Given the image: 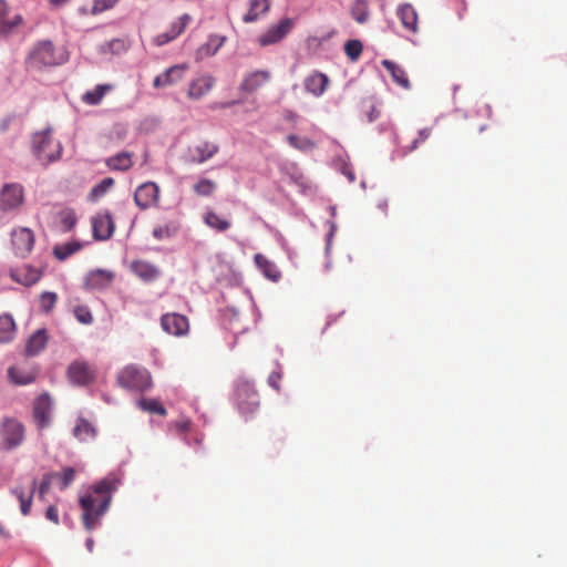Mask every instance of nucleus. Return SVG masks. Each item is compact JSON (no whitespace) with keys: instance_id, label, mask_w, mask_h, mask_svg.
<instances>
[{"instance_id":"3c124183","label":"nucleus","mask_w":567,"mask_h":567,"mask_svg":"<svg viewBox=\"0 0 567 567\" xmlns=\"http://www.w3.org/2000/svg\"><path fill=\"white\" fill-rule=\"evenodd\" d=\"M60 223L65 231L71 230L76 224V215L73 209H64L60 213Z\"/></svg>"},{"instance_id":"c756f323","label":"nucleus","mask_w":567,"mask_h":567,"mask_svg":"<svg viewBox=\"0 0 567 567\" xmlns=\"http://www.w3.org/2000/svg\"><path fill=\"white\" fill-rule=\"evenodd\" d=\"M270 8L269 0H250L248 12L244 16L243 21L246 23L255 22L261 13H266Z\"/></svg>"},{"instance_id":"5701e85b","label":"nucleus","mask_w":567,"mask_h":567,"mask_svg":"<svg viewBox=\"0 0 567 567\" xmlns=\"http://www.w3.org/2000/svg\"><path fill=\"white\" fill-rule=\"evenodd\" d=\"M131 270L137 277H140L142 280H144L146 282L156 280L161 275L159 269L155 265H153L148 261H145V260L132 261Z\"/></svg>"},{"instance_id":"1a4fd4ad","label":"nucleus","mask_w":567,"mask_h":567,"mask_svg":"<svg viewBox=\"0 0 567 567\" xmlns=\"http://www.w3.org/2000/svg\"><path fill=\"white\" fill-rule=\"evenodd\" d=\"M2 439L7 450L17 447L24 440V426L14 419H7L2 424Z\"/></svg>"},{"instance_id":"393cba45","label":"nucleus","mask_w":567,"mask_h":567,"mask_svg":"<svg viewBox=\"0 0 567 567\" xmlns=\"http://www.w3.org/2000/svg\"><path fill=\"white\" fill-rule=\"evenodd\" d=\"M185 68L182 65H174L167 69L164 73L157 75L153 81L155 89L172 85L182 80Z\"/></svg>"},{"instance_id":"052dcab7","label":"nucleus","mask_w":567,"mask_h":567,"mask_svg":"<svg viewBox=\"0 0 567 567\" xmlns=\"http://www.w3.org/2000/svg\"><path fill=\"white\" fill-rule=\"evenodd\" d=\"M85 546L90 553L93 551L94 548V540L92 538H87L85 542Z\"/></svg>"},{"instance_id":"a211bd4d","label":"nucleus","mask_w":567,"mask_h":567,"mask_svg":"<svg viewBox=\"0 0 567 567\" xmlns=\"http://www.w3.org/2000/svg\"><path fill=\"white\" fill-rule=\"evenodd\" d=\"M51 409L52 401L48 394H42L35 400L33 416L40 429L47 427L50 424Z\"/></svg>"},{"instance_id":"423d86ee","label":"nucleus","mask_w":567,"mask_h":567,"mask_svg":"<svg viewBox=\"0 0 567 567\" xmlns=\"http://www.w3.org/2000/svg\"><path fill=\"white\" fill-rule=\"evenodd\" d=\"M24 203V189L19 183L4 184L0 189V206L8 213L18 212Z\"/></svg>"},{"instance_id":"0eeeda50","label":"nucleus","mask_w":567,"mask_h":567,"mask_svg":"<svg viewBox=\"0 0 567 567\" xmlns=\"http://www.w3.org/2000/svg\"><path fill=\"white\" fill-rule=\"evenodd\" d=\"M10 236L14 255L20 258H27L34 247V233L28 227H16Z\"/></svg>"},{"instance_id":"4be33fe9","label":"nucleus","mask_w":567,"mask_h":567,"mask_svg":"<svg viewBox=\"0 0 567 567\" xmlns=\"http://www.w3.org/2000/svg\"><path fill=\"white\" fill-rule=\"evenodd\" d=\"M329 79L324 73L313 71L305 79V87L307 92L315 96H321L327 90Z\"/></svg>"},{"instance_id":"c03bdc74","label":"nucleus","mask_w":567,"mask_h":567,"mask_svg":"<svg viewBox=\"0 0 567 567\" xmlns=\"http://www.w3.org/2000/svg\"><path fill=\"white\" fill-rule=\"evenodd\" d=\"M76 476V471L74 467L68 466L62 470L61 473H58V478L60 481V489H66L74 481Z\"/></svg>"},{"instance_id":"e2e57ef3","label":"nucleus","mask_w":567,"mask_h":567,"mask_svg":"<svg viewBox=\"0 0 567 567\" xmlns=\"http://www.w3.org/2000/svg\"><path fill=\"white\" fill-rule=\"evenodd\" d=\"M8 213L0 206V223L4 219Z\"/></svg>"},{"instance_id":"4468645a","label":"nucleus","mask_w":567,"mask_h":567,"mask_svg":"<svg viewBox=\"0 0 567 567\" xmlns=\"http://www.w3.org/2000/svg\"><path fill=\"white\" fill-rule=\"evenodd\" d=\"M159 188L155 183L140 185L134 193V202L141 209H146L157 203Z\"/></svg>"},{"instance_id":"58836bf2","label":"nucleus","mask_w":567,"mask_h":567,"mask_svg":"<svg viewBox=\"0 0 567 567\" xmlns=\"http://www.w3.org/2000/svg\"><path fill=\"white\" fill-rule=\"evenodd\" d=\"M114 185V179L111 177H106L102 179L99 184H96L91 192L89 193V199L91 202H95L99 198L103 197L109 189Z\"/></svg>"},{"instance_id":"603ef678","label":"nucleus","mask_w":567,"mask_h":567,"mask_svg":"<svg viewBox=\"0 0 567 567\" xmlns=\"http://www.w3.org/2000/svg\"><path fill=\"white\" fill-rule=\"evenodd\" d=\"M120 0H94L91 9L93 16L100 14L115 7Z\"/></svg>"},{"instance_id":"a878e982","label":"nucleus","mask_w":567,"mask_h":567,"mask_svg":"<svg viewBox=\"0 0 567 567\" xmlns=\"http://www.w3.org/2000/svg\"><path fill=\"white\" fill-rule=\"evenodd\" d=\"M215 84V79L210 75H203L195 81L192 82L188 96L190 99H200L205 94H207Z\"/></svg>"},{"instance_id":"aec40b11","label":"nucleus","mask_w":567,"mask_h":567,"mask_svg":"<svg viewBox=\"0 0 567 567\" xmlns=\"http://www.w3.org/2000/svg\"><path fill=\"white\" fill-rule=\"evenodd\" d=\"M190 17L188 14H183L176 22L172 23L171 29L167 32L157 34L153 39V43L156 47H162L174 39H176L179 34H182L188 24Z\"/></svg>"},{"instance_id":"72a5a7b5","label":"nucleus","mask_w":567,"mask_h":567,"mask_svg":"<svg viewBox=\"0 0 567 567\" xmlns=\"http://www.w3.org/2000/svg\"><path fill=\"white\" fill-rule=\"evenodd\" d=\"M111 90L112 85L110 84H99L93 90L85 92L82 101L87 105H97Z\"/></svg>"},{"instance_id":"8fccbe9b","label":"nucleus","mask_w":567,"mask_h":567,"mask_svg":"<svg viewBox=\"0 0 567 567\" xmlns=\"http://www.w3.org/2000/svg\"><path fill=\"white\" fill-rule=\"evenodd\" d=\"M58 476V473L50 472L43 475L42 481L39 484L38 487V497L39 499L43 501L47 493L49 492L51 484L53 480Z\"/></svg>"},{"instance_id":"6e6d98bb","label":"nucleus","mask_w":567,"mask_h":567,"mask_svg":"<svg viewBox=\"0 0 567 567\" xmlns=\"http://www.w3.org/2000/svg\"><path fill=\"white\" fill-rule=\"evenodd\" d=\"M281 379H282L281 371H274L268 377V384L276 391H279Z\"/></svg>"},{"instance_id":"ea45409f","label":"nucleus","mask_w":567,"mask_h":567,"mask_svg":"<svg viewBox=\"0 0 567 567\" xmlns=\"http://www.w3.org/2000/svg\"><path fill=\"white\" fill-rule=\"evenodd\" d=\"M137 404L142 410L147 411L150 413H155L163 416L166 415L167 413L166 409L158 400L141 399L137 402Z\"/></svg>"},{"instance_id":"f3484780","label":"nucleus","mask_w":567,"mask_h":567,"mask_svg":"<svg viewBox=\"0 0 567 567\" xmlns=\"http://www.w3.org/2000/svg\"><path fill=\"white\" fill-rule=\"evenodd\" d=\"M93 236L95 239H109L114 231V221L109 212L99 214L92 220Z\"/></svg>"},{"instance_id":"de8ad7c7","label":"nucleus","mask_w":567,"mask_h":567,"mask_svg":"<svg viewBox=\"0 0 567 567\" xmlns=\"http://www.w3.org/2000/svg\"><path fill=\"white\" fill-rule=\"evenodd\" d=\"M226 37L213 34L208 38L203 49L206 50L207 54L214 55L225 43Z\"/></svg>"},{"instance_id":"5fc2aeb1","label":"nucleus","mask_w":567,"mask_h":567,"mask_svg":"<svg viewBox=\"0 0 567 567\" xmlns=\"http://www.w3.org/2000/svg\"><path fill=\"white\" fill-rule=\"evenodd\" d=\"M56 299L54 292H43L40 298L42 309L49 312L54 307Z\"/></svg>"},{"instance_id":"412c9836","label":"nucleus","mask_w":567,"mask_h":567,"mask_svg":"<svg viewBox=\"0 0 567 567\" xmlns=\"http://www.w3.org/2000/svg\"><path fill=\"white\" fill-rule=\"evenodd\" d=\"M42 272L40 269L29 265H24L11 271V278L14 281L27 287L37 284L40 280Z\"/></svg>"},{"instance_id":"4c0bfd02","label":"nucleus","mask_w":567,"mask_h":567,"mask_svg":"<svg viewBox=\"0 0 567 567\" xmlns=\"http://www.w3.org/2000/svg\"><path fill=\"white\" fill-rule=\"evenodd\" d=\"M113 276L104 270H95L87 277V285L91 288H103L111 284Z\"/></svg>"},{"instance_id":"f704fd0d","label":"nucleus","mask_w":567,"mask_h":567,"mask_svg":"<svg viewBox=\"0 0 567 567\" xmlns=\"http://www.w3.org/2000/svg\"><path fill=\"white\" fill-rule=\"evenodd\" d=\"M132 164V155L128 152L118 153L106 159V165L114 171H127Z\"/></svg>"},{"instance_id":"680f3d73","label":"nucleus","mask_w":567,"mask_h":567,"mask_svg":"<svg viewBox=\"0 0 567 567\" xmlns=\"http://www.w3.org/2000/svg\"><path fill=\"white\" fill-rule=\"evenodd\" d=\"M68 0H50V2L54 6H62L63 3H65Z\"/></svg>"},{"instance_id":"20e7f679","label":"nucleus","mask_w":567,"mask_h":567,"mask_svg":"<svg viewBox=\"0 0 567 567\" xmlns=\"http://www.w3.org/2000/svg\"><path fill=\"white\" fill-rule=\"evenodd\" d=\"M117 383L124 389L144 392L152 386V378L145 368L128 364L118 372Z\"/></svg>"},{"instance_id":"dca6fc26","label":"nucleus","mask_w":567,"mask_h":567,"mask_svg":"<svg viewBox=\"0 0 567 567\" xmlns=\"http://www.w3.org/2000/svg\"><path fill=\"white\" fill-rule=\"evenodd\" d=\"M270 79L271 73L267 70L250 72L244 76L239 90L246 93H252L269 82Z\"/></svg>"},{"instance_id":"e433bc0d","label":"nucleus","mask_w":567,"mask_h":567,"mask_svg":"<svg viewBox=\"0 0 567 567\" xmlns=\"http://www.w3.org/2000/svg\"><path fill=\"white\" fill-rule=\"evenodd\" d=\"M82 248V244L79 241H70L53 247V255L59 260H65L71 255L75 254Z\"/></svg>"},{"instance_id":"13d9d810","label":"nucleus","mask_w":567,"mask_h":567,"mask_svg":"<svg viewBox=\"0 0 567 567\" xmlns=\"http://www.w3.org/2000/svg\"><path fill=\"white\" fill-rule=\"evenodd\" d=\"M190 425H192V423L189 420H185V421L175 423V427L179 433L188 432L190 430Z\"/></svg>"},{"instance_id":"6ab92c4d","label":"nucleus","mask_w":567,"mask_h":567,"mask_svg":"<svg viewBox=\"0 0 567 567\" xmlns=\"http://www.w3.org/2000/svg\"><path fill=\"white\" fill-rule=\"evenodd\" d=\"M396 16L400 19L402 27L412 33L419 31V16L415 8L411 3H402L396 9Z\"/></svg>"},{"instance_id":"f257e3e1","label":"nucleus","mask_w":567,"mask_h":567,"mask_svg":"<svg viewBox=\"0 0 567 567\" xmlns=\"http://www.w3.org/2000/svg\"><path fill=\"white\" fill-rule=\"evenodd\" d=\"M120 485L121 477L111 473L94 484L91 491L80 498L79 503L83 511L82 522L87 532H92L100 524L101 517L111 505L113 493Z\"/></svg>"},{"instance_id":"37998d69","label":"nucleus","mask_w":567,"mask_h":567,"mask_svg":"<svg viewBox=\"0 0 567 567\" xmlns=\"http://www.w3.org/2000/svg\"><path fill=\"white\" fill-rule=\"evenodd\" d=\"M362 50L363 45L359 40H348L344 44V53L351 61H357Z\"/></svg>"},{"instance_id":"7ed1b4c3","label":"nucleus","mask_w":567,"mask_h":567,"mask_svg":"<svg viewBox=\"0 0 567 567\" xmlns=\"http://www.w3.org/2000/svg\"><path fill=\"white\" fill-rule=\"evenodd\" d=\"M29 60L35 68H44L60 65L68 60V56L62 50H56L51 41L43 40L34 45Z\"/></svg>"},{"instance_id":"a18cd8bd","label":"nucleus","mask_w":567,"mask_h":567,"mask_svg":"<svg viewBox=\"0 0 567 567\" xmlns=\"http://www.w3.org/2000/svg\"><path fill=\"white\" fill-rule=\"evenodd\" d=\"M216 189V183L208 178H203L194 185V192L199 196H210Z\"/></svg>"},{"instance_id":"f8f14e48","label":"nucleus","mask_w":567,"mask_h":567,"mask_svg":"<svg viewBox=\"0 0 567 567\" xmlns=\"http://www.w3.org/2000/svg\"><path fill=\"white\" fill-rule=\"evenodd\" d=\"M21 481L20 478L18 484L11 489V494L19 501L22 515L27 516L31 512L33 495L37 489V480L32 478L28 487Z\"/></svg>"},{"instance_id":"bb28decb","label":"nucleus","mask_w":567,"mask_h":567,"mask_svg":"<svg viewBox=\"0 0 567 567\" xmlns=\"http://www.w3.org/2000/svg\"><path fill=\"white\" fill-rule=\"evenodd\" d=\"M48 343V334L45 329L37 330L27 341L25 354L28 357L40 353Z\"/></svg>"},{"instance_id":"a19ab883","label":"nucleus","mask_w":567,"mask_h":567,"mask_svg":"<svg viewBox=\"0 0 567 567\" xmlns=\"http://www.w3.org/2000/svg\"><path fill=\"white\" fill-rule=\"evenodd\" d=\"M287 142L293 148L302 152L312 151L316 147V144L311 140L307 137H299L293 134L287 136Z\"/></svg>"},{"instance_id":"b1692460","label":"nucleus","mask_w":567,"mask_h":567,"mask_svg":"<svg viewBox=\"0 0 567 567\" xmlns=\"http://www.w3.org/2000/svg\"><path fill=\"white\" fill-rule=\"evenodd\" d=\"M254 261H255L256 267L262 272V275L267 279H269L274 282L279 281V279L281 278V272L275 262L269 260L262 254H256L254 256Z\"/></svg>"},{"instance_id":"9b49d317","label":"nucleus","mask_w":567,"mask_h":567,"mask_svg":"<svg viewBox=\"0 0 567 567\" xmlns=\"http://www.w3.org/2000/svg\"><path fill=\"white\" fill-rule=\"evenodd\" d=\"M68 374L72 383L86 385L95 380L96 370L87 362L74 361L70 364Z\"/></svg>"},{"instance_id":"ddd939ff","label":"nucleus","mask_w":567,"mask_h":567,"mask_svg":"<svg viewBox=\"0 0 567 567\" xmlns=\"http://www.w3.org/2000/svg\"><path fill=\"white\" fill-rule=\"evenodd\" d=\"M293 22L291 19H284L279 23L271 25L265 33L258 38L261 47H267L281 41L292 29Z\"/></svg>"},{"instance_id":"bf43d9fd","label":"nucleus","mask_w":567,"mask_h":567,"mask_svg":"<svg viewBox=\"0 0 567 567\" xmlns=\"http://www.w3.org/2000/svg\"><path fill=\"white\" fill-rule=\"evenodd\" d=\"M370 112L368 113V122H373L379 117V111L375 110L373 105L370 106Z\"/></svg>"},{"instance_id":"49530a36","label":"nucleus","mask_w":567,"mask_h":567,"mask_svg":"<svg viewBox=\"0 0 567 567\" xmlns=\"http://www.w3.org/2000/svg\"><path fill=\"white\" fill-rule=\"evenodd\" d=\"M430 135H431L430 128L420 130L417 133V137L413 138L409 146L402 147V154L406 155L408 153L415 151L421 143H424L430 137Z\"/></svg>"},{"instance_id":"c9c22d12","label":"nucleus","mask_w":567,"mask_h":567,"mask_svg":"<svg viewBox=\"0 0 567 567\" xmlns=\"http://www.w3.org/2000/svg\"><path fill=\"white\" fill-rule=\"evenodd\" d=\"M16 323L11 316H0V342L7 343L13 339Z\"/></svg>"},{"instance_id":"4d7b16f0","label":"nucleus","mask_w":567,"mask_h":567,"mask_svg":"<svg viewBox=\"0 0 567 567\" xmlns=\"http://www.w3.org/2000/svg\"><path fill=\"white\" fill-rule=\"evenodd\" d=\"M45 517L54 524H59V513L55 505H50L47 508Z\"/></svg>"},{"instance_id":"2eb2a0df","label":"nucleus","mask_w":567,"mask_h":567,"mask_svg":"<svg viewBox=\"0 0 567 567\" xmlns=\"http://www.w3.org/2000/svg\"><path fill=\"white\" fill-rule=\"evenodd\" d=\"M22 24V16H10V10L6 1L0 0V38H7L11 35L16 31V29Z\"/></svg>"},{"instance_id":"9d476101","label":"nucleus","mask_w":567,"mask_h":567,"mask_svg":"<svg viewBox=\"0 0 567 567\" xmlns=\"http://www.w3.org/2000/svg\"><path fill=\"white\" fill-rule=\"evenodd\" d=\"M219 151V146L215 143L203 141L187 148L185 158L188 163L202 164L212 158Z\"/></svg>"},{"instance_id":"864d4df0","label":"nucleus","mask_w":567,"mask_h":567,"mask_svg":"<svg viewBox=\"0 0 567 567\" xmlns=\"http://www.w3.org/2000/svg\"><path fill=\"white\" fill-rule=\"evenodd\" d=\"M75 318L83 324H90L93 321V316L87 307L80 306L74 309Z\"/></svg>"},{"instance_id":"473e14b6","label":"nucleus","mask_w":567,"mask_h":567,"mask_svg":"<svg viewBox=\"0 0 567 567\" xmlns=\"http://www.w3.org/2000/svg\"><path fill=\"white\" fill-rule=\"evenodd\" d=\"M204 223L218 233H224L231 226V223L228 219L219 216L213 210L206 212L204 215Z\"/></svg>"},{"instance_id":"6e6552de","label":"nucleus","mask_w":567,"mask_h":567,"mask_svg":"<svg viewBox=\"0 0 567 567\" xmlns=\"http://www.w3.org/2000/svg\"><path fill=\"white\" fill-rule=\"evenodd\" d=\"M161 327L168 334L183 337L189 331V321L186 316L168 312L162 316Z\"/></svg>"},{"instance_id":"7c9ffc66","label":"nucleus","mask_w":567,"mask_h":567,"mask_svg":"<svg viewBox=\"0 0 567 567\" xmlns=\"http://www.w3.org/2000/svg\"><path fill=\"white\" fill-rule=\"evenodd\" d=\"M179 224L176 220H166L153 228V237L157 240L168 239L177 234Z\"/></svg>"},{"instance_id":"cd10ccee","label":"nucleus","mask_w":567,"mask_h":567,"mask_svg":"<svg viewBox=\"0 0 567 567\" xmlns=\"http://www.w3.org/2000/svg\"><path fill=\"white\" fill-rule=\"evenodd\" d=\"M382 65L386 69V71L391 74L392 80L400 85L401 87L408 90L410 89V81L405 73V71L398 65L396 63L390 60H383Z\"/></svg>"},{"instance_id":"39448f33","label":"nucleus","mask_w":567,"mask_h":567,"mask_svg":"<svg viewBox=\"0 0 567 567\" xmlns=\"http://www.w3.org/2000/svg\"><path fill=\"white\" fill-rule=\"evenodd\" d=\"M235 402L243 415L255 413L259 406V395L254 385L246 380H239L235 388Z\"/></svg>"},{"instance_id":"f03ea898","label":"nucleus","mask_w":567,"mask_h":567,"mask_svg":"<svg viewBox=\"0 0 567 567\" xmlns=\"http://www.w3.org/2000/svg\"><path fill=\"white\" fill-rule=\"evenodd\" d=\"M31 145L34 156L43 165L58 161L62 155L61 143L53 137L51 128L34 133Z\"/></svg>"},{"instance_id":"2f4dec72","label":"nucleus","mask_w":567,"mask_h":567,"mask_svg":"<svg viewBox=\"0 0 567 567\" xmlns=\"http://www.w3.org/2000/svg\"><path fill=\"white\" fill-rule=\"evenodd\" d=\"M96 431L94 426L85 419L80 417L76 421V424L73 429V435L82 442H86L93 440L95 437Z\"/></svg>"},{"instance_id":"09e8293b","label":"nucleus","mask_w":567,"mask_h":567,"mask_svg":"<svg viewBox=\"0 0 567 567\" xmlns=\"http://www.w3.org/2000/svg\"><path fill=\"white\" fill-rule=\"evenodd\" d=\"M103 52H111L112 54H121L127 51L128 45L123 39H113L102 47Z\"/></svg>"},{"instance_id":"79ce46f5","label":"nucleus","mask_w":567,"mask_h":567,"mask_svg":"<svg viewBox=\"0 0 567 567\" xmlns=\"http://www.w3.org/2000/svg\"><path fill=\"white\" fill-rule=\"evenodd\" d=\"M351 16L358 23H364L369 19L368 4L364 1H357L351 8Z\"/></svg>"},{"instance_id":"c85d7f7f","label":"nucleus","mask_w":567,"mask_h":567,"mask_svg":"<svg viewBox=\"0 0 567 567\" xmlns=\"http://www.w3.org/2000/svg\"><path fill=\"white\" fill-rule=\"evenodd\" d=\"M10 380L18 385H27L37 379L35 370H24L20 367H11L8 370Z\"/></svg>"}]
</instances>
